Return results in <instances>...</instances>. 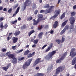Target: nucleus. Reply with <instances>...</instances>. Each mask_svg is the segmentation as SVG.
Masks as SVG:
<instances>
[{"label": "nucleus", "mask_w": 76, "mask_h": 76, "mask_svg": "<svg viewBox=\"0 0 76 76\" xmlns=\"http://www.w3.org/2000/svg\"><path fill=\"white\" fill-rule=\"evenodd\" d=\"M39 41V39H36V40H35L33 42L35 44H37L38 42V41Z\"/></svg>", "instance_id": "obj_30"}, {"label": "nucleus", "mask_w": 76, "mask_h": 76, "mask_svg": "<svg viewBox=\"0 0 76 76\" xmlns=\"http://www.w3.org/2000/svg\"><path fill=\"white\" fill-rule=\"evenodd\" d=\"M7 27H8V25H7V24H6L4 26H3V23H1L0 28H1V29H6Z\"/></svg>", "instance_id": "obj_11"}, {"label": "nucleus", "mask_w": 76, "mask_h": 76, "mask_svg": "<svg viewBox=\"0 0 76 76\" xmlns=\"http://www.w3.org/2000/svg\"><path fill=\"white\" fill-rule=\"evenodd\" d=\"M11 63H9L8 65H7V66H11Z\"/></svg>", "instance_id": "obj_61"}, {"label": "nucleus", "mask_w": 76, "mask_h": 76, "mask_svg": "<svg viewBox=\"0 0 76 76\" xmlns=\"http://www.w3.org/2000/svg\"><path fill=\"white\" fill-rule=\"evenodd\" d=\"M76 57L74 58L73 59L72 61V65H74L76 64Z\"/></svg>", "instance_id": "obj_19"}, {"label": "nucleus", "mask_w": 76, "mask_h": 76, "mask_svg": "<svg viewBox=\"0 0 76 76\" xmlns=\"http://www.w3.org/2000/svg\"><path fill=\"white\" fill-rule=\"evenodd\" d=\"M17 22H18V20H15L14 21H11V23L12 24H15L17 23Z\"/></svg>", "instance_id": "obj_33"}, {"label": "nucleus", "mask_w": 76, "mask_h": 76, "mask_svg": "<svg viewBox=\"0 0 76 76\" xmlns=\"http://www.w3.org/2000/svg\"><path fill=\"white\" fill-rule=\"evenodd\" d=\"M48 25H46L45 26V28H48Z\"/></svg>", "instance_id": "obj_63"}, {"label": "nucleus", "mask_w": 76, "mask_h": 76, "mask_svg": "<svg viewBox=\"0 0 76 76\" xmlns=\"http://www.w3.org/2000/svg\"><path fill=\"white\" fill-rule=\"evenodd\" d=\"M34 39H31V42H34Z\"/></svg>", "instance_id": "obj_57"}, {"label": "nucleus", "mask_w": 76, "mask_h": 76, "mask_svg": "<svg viewBox=\"0 0 76 76\" xmlns=\"http://www.w3.org/2000/svg\"><path fill=\"white\" fill-rule=\"evenodd\" d=\"M68 21V20H66L63 23H62V26H65V25H66V23H67V22Z\"/></svg>", "instance_id": "obj_26"}, {"label": "nucleus", "mask_w": 76, "mask_h": 76, "mask_svg": "<svg viewBox=\"0 0 76 76\" xmlns=\"http://www.w3.org/2000/svg\"><path fill=\"white\" fill-rule=\"evenodd\" d=\"M37 75H38V76H43L44 75V74L42 73H37Z\"/></svg>", "instance_id": "obj_36"}, {"label": "nucleus", "mask_w": 76, "mask_h": 76, "mask_svg": "<svg viewBox=\"0 0 76 76\" xmlns=\"http://www.w3.org/2000/svg\"><path fill=\"white\" fill-rule=\"evenodd\" d=\"M50 47H48V48L45 50V52H48L49 51H50Z\"/></svg>", "instance_id": "obj_42"}, {"label": "nucleus", "mask_w": 76, "mask_h": 76, "mask_svg": "<svg viewBox=\"0 0 76 76\" xmlns=\"http://www.w3.org/2000/svg\"><path fill=\"white\" fill-rule=\"evenodd\" d=\"M44 27V25H41L39 27H38L37 29L38 30H41L43 28V27Z\"/></svg>", "instance_id": "obj_27"}, {"label": "nucleus", "mask_w": 76, "mask_h": 76, "mask_svg": "<svg viewBox=\"0 0 76 76\" xmlns=\"http://www.w3.org/2000/svg\"><path fill=\"white\" fill-rule=\"evenodd\" d=\"M12 33L11 32L9 34V35H8V37H10V35H12Z\"/></svg>", "instance_id": "obj_53"}, {"label": "nucleus", "mask_w": 76, "mask_h": 76, "mask_svg": "<svg viewBox=\"0 0 76 76\" xmlns=\"http://www.w3.org/2000/svg\"><path fill=\"white\" fill-rule=\"evenodd\" d=\"M6 50H7L6 49H2V52H6Z\"/></svg>", "instance_id": "obj_47"}, {"label": "nucleus", "mask_w": 76, "mask_h": 76, "mask_svg": "<svg viewBox=\"0 0 76 76\" xmlns=\"http://www.w3.org/2000/svg\"><path fill=\"white\" fill-rule=\"evenodd\" d=\"M15 56L13 54H9V55H8V57L10 58V59H13V58L14 57H15Z\"/></svg>", "instance_id": "obj_18"}, {"label": "nucleus", "mask_w": 76, "mask_h": 76, "mask_svg": "<svg viewBox=\"0 0 76 76\" xmlns=\"http://www.w3.org/2000/svg\"><path fill=\"white\" fill-rule=\"evenodd\" d=\"M18 5H19V4H17L15 5L14 6L13 8L16 9V8L18 7Z\"/></svg>", "instance_id": "obj_41"}, {"label": "nucleus", "mask_w": 76, "mask_h": 76, "mask_svg": "<svg viewBox=\"0 0 76 76\" xmlns=\"http://www.w3.org/2000/svg\"><path fill=\"white\" fill-rule=\"evenodd\" d=\"M29 0H26V1L24 3V5L23 8V11H24L26 10V6H28L29 5L31 4V3H28Z\"/></svg>", "instance_id": "obj_7"}, {"label": "nucleus", "mask_w": 76, "mask_h": 76, "mask_svg": "<svg viewBox=\"0 0 76 76\" xmlns=\"http://www.w3.org/2000/svg\"><path fill=\"white\" fill-rule=\"evenodd\" d=\"M4 19V18L3 17H1L0 18V22H1Z\"/></svg>", "instance_id": "obj_37"}, {"label": "nucleus", "mask_w": 76, "mask_h": 76, "mask_svg": "<svg viewBox=\"0 0 76 76\" xmlns=\"http://www.w3.org/2000/svg\"><path fill=\"white\" fill-rule=\"evenodd\" d=\"M54 6L52 5L50 6V8L48 9L45 10H42L40 11V13H45V14H48V13H52L53 9L54 8Z\"/></svg>", "instance_id": "obj_2"}, {"label": "nucleus", "mask_w": 76, "mask_h": 76, "mask_svg": "<svg viewBox=\"0 0 76 76\" xmlns=\"http://www.w3.org/2000/svg\"><path fill=\"white\" fill-rule=\"evenodd\" d=\"M54 32V31L53 30H51L50 31V33L51 34H53Z\"/></svg>", "instance_id": "obj_54"}, {"label": "nucleus", "mask_w": 76, "mask_h": 76, "mask_svg": "<svg viewBox=\"0 0 76 76\" xmlns=\"http://www.w3.org/2000/svg\"><path fill=\"white\" fill-rule=\"evenodd\" d=\"M20 9V6L18 7L17 8V9L16 10V11L15 12V13L12 16L13 17H14L15 16V15H16L17 14V13H18L19 11V9Z\"/></svg>", "instance_id": "obj_14"}, {"label": "nucleus", "mask_w": 76, "mask_h": 76, "mask_svg": "<svg viewBox=\"0 0 76 76\" xmlns=\"http://www.w3.org/2000/svg\"><path fill=\"white\" fill-rule=\"evenodd\" d=\"M38 12V10H36L34 11V14L35 15H37Z\"/></svg>", "instance_id": "obj_46"}, {"label": "nucleus", "mask_w": 76, "mask_h": 76, "mask_svg": "<svg viewBox=\"0 0 76 76\" xmlns=\"http://www.w3.org/2000/svg\"><path fill=\"white\" fill-rule=\"evenodd\" d=\"M12 41H13V43L14 44L18 42V37H13L12 39Z\"/></svg>", "instance_id": "obj_15"}, {"label": "nucleus", "mask_w": 76, "mask_h": 76, "mask_svg": "<svg viewBox=\"0 0 76 76\" xmlns=\"http://www.w3.org/2000/svg\"><path fill=\"white\" fill-rule=\"evenodd\" d=\"M76 9V5L74 6L73 7V10H75Z\"/></svg>", "instance_id": "obj_48"}, {"label": "nucleus", "mask_w": 76, "mask_h": 76, "mask_svg": "<svg viewBox=\"0 0 76 76\" xmlns=\"http://www.w3.org/2000/svg\"><path fill=\"white\" fill-rule=\"evenodd\" d=\"M16 47H17L16 45H15V46H12V48L13 50H16Z\"/></svg>", "instance_id": "obj_44"}, {"label": "nucleus", "mask_w": 76, "mask_h": 76, "mask_svg": "<svg viewBox=\"0 0 76 76\" xmlns=\"http://www.w3.org/2000/svg\"><path fill=\"white\" fill-rule=\"evenodd\" d=\"M32 19H33V18H32V16H30L28 18H27V20H28L29 21L32 20Z\"/></svg>", "instance_id": "obj_31"}, {"label": "nucleus", "mask_w": 76, "mask_h": 76, "mask_svg": "<svg viewBox=\"0 0 76 76\" xmlns=\"http://www.w3.org/2000/svg\"><path fill=\"white\" fill-rule=\"evenodd\" d=\"M48 33H49V32H47L46 33H45V36H47V34H48Z\"/></svg>", "instance_id": "obj_51"}, {"label": "nucleus", "mask_w": 76, "mask_h": 76, "mask_svg": "<svg viewBox=\"0 0 76 76\" xmlns=\"http://www.w3.org/2000/svg\"><path fill=\"white\" fill-rule=\"evenodd\" d=\"M3 10V7L0 6V10Z\"/></svg>", "instance_id": "obj_56"}, {"label": "nucleus", "mask_w": 76, "mask_h": 76, "mask_svg": "<svg viewBox=\"0 0 76 76\" xmlns=\"http://www.w3.org/2000/svg\"><path fill=\"white\" fill-rule=\"evenodd\" d=\"M64 40H65V39L63 37H62L61 39V43H63L64 41Z\"/></svg>", "instance_id": "obj_39"}, {"label": "nucleus", "mask_w": 76, "mask_h": 76, "mask_svg": "<svg viewBox=\"0 0 76 76\" xmlns=\"http://www.w3.org/2000/svg\"><path fill=\"white\" fill-rule=\"evenodd\" d=\"M34 32H35V31L33 30H32L31 31L28 33V35L29 37H30L31 35L32 34H33Z\"/></svg>", "instance_id": "obj_23"}, {"label": "nucleus", "mask_w": 76, "mask_h": 76, "mask_svg": "<svg viewBox=\"0 0 76 76\" xmlns=\"http://www.w3.org/2000/svg\"><path fill=\"white\" fill-rule=\"evenodd\" d=\"M32 60H33L32 58L28 59L27 61H26L25 64L23 65L22 66L23 69H26L28 68V67L30 65V64L31 63Z\"/></svg>", "instance_id": "obj_3"}, {"label": "nucleus", "mask_w": 76, "mask_h": 76, "mask_svg": "<svg viewBox=\"0 0 76 76\" xmlns=\"http://www.w3.org/2000/svg\"><path fill=\"white\" fill-rule=\"evenodd\" d=\"M25 59V57H23L21 58H20V57L18 58V60H19L20 61H22V60H23Z\"/></svg>", "instance_id": "obj_34"}, {"label": "nucleus", "mask_w": 76, "mask_h": 76, "mask_svg": "<svg viewBox=\"0 0 76 76\" xmlns=\"http://www.w3.org/2000/svg\"><path fill=\"white\" fill-rule=\"evenodd\" d=\"M61 1V0H58V4H59L60 2Z\"/></svg>", "instance_id": "obj_64"}, {"label": "nucleus", "mask_w": 76, "mask_h": 76, "mask_svg": "<svg viewBox=\"0 0 76 76\" xmlns=\"http://www.w3.org/2000/svg\"><path fill=\"white\" fill-rule=\"evenodd\" d=\"M66 15V12H64L63 13L62 15L61 16V19H63V18L65 17V15Z\"/></svg>", "instance_id": "obj_22"}, {"label": "nucleus", "mask_w": 76, "mask_h": 76, "mask_svg": "<svg viewBox=\"0 0 76 76\" xmlns=\"http://www.w3.org/2000/svg\"><path fill=\"white\" fill-rule=\"evenodd\" d=\"M42 35H43V32H42L39 33L38 35V37L39 39H41L42 37Z\"/></svg>", "instance_id": "obj_20"}, {"label": "nucleus", "mask_w": 76, "mask_h": 76, "mask_svg": "<svg viewBox=\"0 0 76 76\" xmlns=\"http://www.w3.org/2000/svg\"><path fill=\"white\" fill-rule=\"evenodd\" d=\"M61 12V11H60V10H55V12H56V14L55 15L53 16H52L50 18V19H55V18L58 16V15Z\"/></svg>", "instance_id": "obj_8"}, {"label": "nucleus", "mask_w": 76, "mask_h": 76, "mask_svg": "<svg viewBox=\"0 0 76 76\" xmlns=\"http://www.w3.org/2000/svg\"><path fill=\"white\" fill-rule=\"evenodd\" d=\"M21 18L20 17H19L18 18V20L20 21V20H21Z\"/></svg>", "instance_id": "obj_58"}, {"label": "nucleus", "mask_w": 76, "mask_h": 76, "mask_svg": "<svg viewBox=\"0 0 76 76\" xmlns=\"http://www.w3.org/2000/svg\"><path fill=\"white\" fill-rule=\"evenodd\" d=\"M9 66H4L2 67V69L5 71H7V69H9Z\"/></svg>", "instance_id": "obj_24"}, {"label": "nucleus", "mask_w": 76, "mask_h": 76, "mask_svg": "<svg viewBox=\"0 0 76 76\" xmlns=\"http://www.w3.org/2000/svg\"><path fill=\"white\" fill-rule=\"evenodd\" d=\"M47 46V45H44V46H43L42 48V50H43V49H44V48L45 47H46Z\"/></svg>", "instance_id": "obj_45"}, {"label": "nucleus", "mask_w": 76, "mask_h": 76, "mask_svg": "<svg viewBox=\"0 0 76 76\" xmlns=\"http://www.w3.org/2000/svg\"><path fill=\"white\" fill-rule=\"evenodd\" d=\"M67 55V52H65L64 53H63V55H62L61 58L59 59H58L56 60V63H61L64 59L65 58L66 56Z\"/></svg>", "instance_id": "obj_4"}, {"label": "nucleus", "mask_w": 76, "mask_h": 76, "mask_svg": "<svg viewBox=\"0 0 76 76\" xmlns=\"http://www.w3.org/2000/svg\"><path fill=\"white\" fill-rule=\"evenodd\" d=\"M26 28H27V27H26V26L25 25H23V26H22L21 27V28L22 30H23V29H25Z\"/></svg>", "instance_id": "obj_25"}, {"label": "nucleus", "mask_w": 76, "mask_h": 76, "mask_svg": "<svg viewBox=\"0 0 76 76\" xmlns=\"http://www.w3.org/2000/svg\"><path fill=\"white\" fill-rule=\"evenodd\" d=\"M12 63L14 64H16L18 63V60H17V59L15 58L14 57L12 60Z\"/></svg>", "instance_id": "obj_16"}, {"label": "nucleus", "mask_w": 76, "mask_h": 76, "mask_svg": "<svg viewBox=\"0 0 76 76\" xmlns=\"http://www.w3.org/2000/svg\"><path fill=\"white\" fill-rule=\"evenodd\" d=\"M33 25H37V24H38L39 22V21H40L38 19L37 21H36L35 19H34L33 20Z\"/></svg>", "instance_id": "obj_13"}, {"label": "nucleus", "mask_w": 76, "mask_h": 76, "mask_svg": "<svg viewBox=\"0 0 76 76\" xmlns=\"http://www.w3.org/2000/svg\"><path fill=\"white\" fill-rule=\"evenodd\" d=\"M69 25L66 26L64 29L60 33V35H63L66 32V29H69Z\"/></svg>", "instance_id": "obj_9"}, {"label": "nucleus", "mask_w": 76, "mask_h": 76, "mask_svg": "<svg viewBox=\"0 0 76 76\" xmlns=\"http://www.w3.org/2000/svg\"><path fill=\"white\" fill-rule=\"evenodd\" d=\"M32 47H33V48L35 47H36V45H35V44L33 45L32 46Z\"/></svg>", "instance_id": "obj_59"}, {"label": "nucleus", "mask_w": 76, "mask_h": 76, "mask_svg": "<svg viewBox=\"0 0 76 76\" xmlns=\"http://www.w3.org/2000/svg\"><path fill=\"white\" fill-rule=\"evenodd\" d=\"M64 68L63 67V66H60L56 69V75H58L59 73H60V70L61 72L62 71H63L64 70Z\"/></svg>", "instance_id": "obj_6"}, {"label": "nucleus", "mask_w": 76, "mask_h": 76, "mask_svg": "<svg viewBox=\"0 0 76 76\" xmlns=\"http://www.w3.org/2000/svg\"><path fill=\"white\" fill-rule=\"evenodd\" d=\"M20 33V31H16L14 33V35L15 36H18V35H19Z\"/></svg>", "instance_id": "obj_21"}, {"label": "nucleus", "mask_w": 76, "mask_h": 76, "mask_svg": "<svg viewBox=\"0 0 76 76\" xmlns=\"http://www.w3.org/2000/svg\"><path fill=\"white\" fill-rule=\"evenodd\" d=\"M39 62H40V58H38L35 61L34 64L33 65V66H35L38 64Z\"/></svg>", "instance_id": "obj_12"}, {"label": "nucleus", "mask_w": 76, "mask_h": 76, "mask_svg": "<svg viewBox=\"0 0 76 76\" xmlns=\"http://www.w3.org/2000/svg\"><path fill=\"white\" fill-rule=\"evenodd\" d=\"M10 54V51L7 52L6 53V55L7 56L8 55V54Z\"/></svg>", "instance_id": "obj_49"}, {"label": "nucleus", "mask_w": 76, "mask_h": 76, "mask_svg": "<svg viewBox=\"0 0 76 76\" xmlns=\"http://www.w3.org/2000/svg\"><path fill=\"white\" fill-rule=\"evenodd\" d=\"M34 9H35L37 8V6L35 5H34L33 7Z\"/></svg>", "instance_id": "obj_60"}, {"label": "nucleus", "mask_w": 76, "mask_h": 76, "mask_svg": "<svg viewBox=\"0 0 76 76\" xmlns=\"http://www.w3.org/2000/svg\"><path fill=\"white\" fill-rule=\"evenodd\" d=\"M12 8H11L10 9H9V10L8 11V13H12Z\"/></svg>", "instance_id": "obj_38"}, {"label": "nucleus", "mask_w": 76, "mask_h": 76, "mask_svg": "<svg viewBox=\"0 0 76 76\" xmlns=\"http://www.w3.org/2000/svg\"><path fill=\"white\" fill-rule=\"evenodd\" d=\"M56 53V51H52L49 53L47 56L48 60H49L50 58L52 59L53 58V56H54Z\"/></svg>", "instance_id": "obj_5"}, {"label": "nucleus", "mask_w": 76, "mask_h": 76, "mask_svg": "<svg viewBox=\"0 0 76 76\" xmlns=\"http://www.w3.org/2000/svg\"><path fill=\"white\" fill-rule=\"evenodd\" d=\"M37 16L38 18L37 19L40 21H41V20H45V18H43V15H42V14H39Z\"/></svg>", "instance_id": "obj_10"}, {"label": "nucleus", "mask_w": 76, "mask_h": 76, "mask_svg": "<svg viewBox=\"0 0 76 76\" xmlns=\"http://www.w3.org/2000/svg\"><path fill=\"white\" fill-rule=\"evenodd\" d=\"M29 53V50H27L25 52L24 54L25 56H26L28 54V53Z\"/></svg>", "instance_id": "obj_28"}, {"label": "nucleus", "mask_w": 76, "mask_h": 76, "mask_svg": "<svg viewBox=\"0 0 76 76\" xmlns=\"http://www.w3.org/2000/svg\"><path fill=\"white\" fill-rule=\"evenodd\" d=\"M32 55L31 53H29L28 54V56L27 57L28 58H30V57H32Z\"/></svg>", "instance_id": "obj_40"}, {"label": "nucleus", "mask_w": 76, "mask_h": 76, "mask_svg": "<svg viewBox=\"0 0 76 76\" xmlns=\"http://www.w3.org/2000/svg\"><path fill=\"white\" fill-rule=\"evenodd\" d=\"M23 51V49H21V50H19L18 51L16 52V54H19V53H21V52H22Z\"/></svg>", "instance_id": "obj_35"}, {"label": "nucleus", "mask_w": 76, "mask_h": 76, "mask_svg": "<svg viewBox=\"0 0 76 76\" xmlns=\"http://www.w3.org/2000/svg\"><path fill=\"white\" fill-rule=\"evenodd\" d=\"M56 42H57L58 44H60V42H61V40L59 39H56Z\"/></svg>", "instance_id": "obj_32"}, {"label": "nucleus", "mask_w": 76, "mask_h": 76, "mask_svg": "<svg viewBox=\"0 0 76 76\" xmlns=\"http://www.w3.org/2000/svg\"><path fill=\"white\" fill-rule=\"evenodd\" d=\"M35 69L36 70H38V69H39V68L38 66H37L36 67Z\"/></svg>", "instance_id": "obj_62"}, {"label": "nucleus", "mask_w": 76, "mask_h": 76, "mask_svg": "<svg viewBox=\"0 0 76 76\" xmlns=\"http://www.w3.org/2000/svg\"><path fill=\"white\" fill-rule=\"evenodd\" d=\"M5 76H13V74H11L10 75H5Z\"/></svg>", "instance_id": "obj_55"}, {"label": "nucleus", "mask_w": 76, "mask_h": 76, "mask_svg": "<svg viewBox=\"0 0 76 76\" xmlns=\"http://www.w3.org/2000/svg\"><path fill=\"white\" fill-rule=\"evenodd\" d=\"M58 26V21H56L55 22L54 24L53 25V28H56L57 26Z\"/></svg>", "instance_id": "obj_17"}, {"label": "nucleus", "mask_w": 76, "mask_h": 76, "mask_svg": "<svg viewBox=\"0 0 76 76\" xmlns=\"http://www.w3.org/2000/svg\"><path fill=\"white\" fill-rule=\"evenodd\" d=\"M44 8H49L50 7V5L48 4H46L44 6Z\"/></svg>", "instance_id": "obj_29"}, {"label": "nucleus", "mask_w": 76, "mask_h": 76, "mask_svg": "<svg viewBox=\"0 0 76 76\" xmlns=\"http://www.w3.org/2000/svg\"><path fill=\"white\" fill-rule=\"evenodd\" d=\"M70 14L71 16L72 17H71L69 19V20L70 21V23L71 24L69 29L70 32H73L75 30L74 23L75 22V18L73 16H74L75 15H76V12L75 11L71 12Z\"/></svg>", "instance_id": "obj_1"}, {"label": "nucleus", "mask_w": 76, "mask_h": 76, "mask_svg": "<svg viewBox=\"0 0 76 76\" xmlns=\"http://www.w3.org/2000/svg\"><path fill=\"white\" fill-rule=\"evenodd\" d=\"M9 40H10V37L8 36V37L7 38V41H9Z\"/></svg>", "instance_id": "obj_50"}, {"label": "nucleus", "mask_w": 76, "mask_h": 76, "mask_svg": "<svg viewBox=\"0 0 76 76\" xmlns=\"http://www.w3.org/2000/svg\"><path fill=\"white\" fill-rule=\"evenodd\" d=\"M48 47H49L50 49H51L53 48V43H51Z\"/></svg>", "instance_id": "obj_43"}, {"label": "nucleus", "mask_w": 76, "mask_h": 76, "mask_svg": "<svg viewBox=\"0 0 76 76\" xmlns=\"http://www.w3.org/2000/svg\"><path fill=\"white\" fill-rule=\"evenodd\" d=\"M3 10L4 11L7 12V8H4L3 9Z\"/></svg>", "instance_id": "obj_52"}]
</instances>
